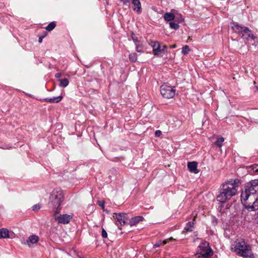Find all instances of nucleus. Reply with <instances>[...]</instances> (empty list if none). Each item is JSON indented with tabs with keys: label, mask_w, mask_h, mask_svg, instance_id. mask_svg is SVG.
Returning <instances> with one entry per match:
<instances>
[{
	"label": "nucleus",
	"mask_w": 258,
	"mask_h": 258,
	"mask_svg": "<svg viewBox=\"0 0 258 258\" xmlns=\"http://www.w3.org/2000/svg\"><path fill=\"white\" fill-rule=\"evenodd\" d=\"M195 221L196 219L195 217L192 222H188V223H187L186 224V226L184 227L183 230V233H187V232H191L192 230L190 228L193 227L194 225H195Z\"/></svg>",
	"instance_id": "nucleus-18"
},
{
	"label": "nucleus",
	"mask_w": 258,
	"mask_h": 258,
	"mask_svg": "<svg viewBox=\"0 0 258 258\" xmlns=\"http://www.w3.org/2000/svg\"><path fill=\"white\" fill-rule=\"evenodd\" d=\"M169 25L171 28L174 30H177L179 28V25L177 23H175L174 22H170Z\"/></svg>",
	"instance_id": "nucleus-28"
},
{
	"label": "nucleus",
	"mask_w": 258,
	"mask_h": 258,
	"mask_svg": "<svg viewBox=\"0 0 258 258\" xmlns=\"http://www.w3.org/2000/svg\"><path fill=\"white\" fill-rule=\"evenodd\" d=\"M160 92L164 98L170 99L174 96L175 89L168 85H163L160 87Z\"/></svg>",
	"instance_id": "nucleus-6"
},
{
	"label": "nucleus",
	"mask_w": 258,
	"mask_h": 258,
	"mask_svg": "<svg viewBox=\"0 0 258 258\" xmlns=\"http://www.w3.org/2000/svg\"><path fill=\"white\" fill-rule=\"evenodd\" d=\"M245 27H246L240 26L237 23H233V25L232 26V28L235 32L240 33L241 34L243 32V30H244Z\"/></svg>",
	"instance_id": "nucleus-17"
},
{
	"label": "nucleus",
	"mask_w": 258,
	"mask_h": 258,
	"mask_svg": "<svg viewBox=\"0 0 258 258\" xmlns=\"http://www.w3.org/2000/svg\"><path fill=\"white\" fill-rule=\"evenodd\" d=\"M58 81L59 82V86L62 87H67L69 83V80L67 78L59 79Z\"/></svg>",
	"instance_id": "nucleus-22"
},
{
	"label": "nucleus",
	"mask_w": 258,
	"mask_h": 258,
	"mask_svg": "<svg viewBox=\"0 0 258 258\" xmlns=\"http://www.w3.org/2000/svg\"><path fill=\"white\" fill-rule=\"evenodd\" d=\"M166 48V46L163 45L162 48L161 47V51H160V52H163Z\"/></svg>",
	"instance_id": "nucleus-39"
},
{
	"label": "nucleus",
	"mask_w": 258,
	"mask_h": 258,
	"mask_svg": "<svg viewBox=\"0 0 258 258\" xmlns=\"http://www.w3.org/2000/svg\"><path fill=\"white\" fill-rule=\"evenodd\" d=\"M144 220V218L141 216H136L132 218L130 221V224L131 226L136 225L140 222Z\"/></svg>",
	"instance_id": "nucleus-14"
},
{
	"label": "nucleus",
	"mask_w": 258,
	"mask_h": 258,
	"mask_svg": "<svg viewBox=\"0 0 258 258\" xmlns=\"http://www.w3.org/2000/svg\"><path fill=\"white\" fill-rule=\"evenodd\" d=\"M120 1L122 2L124 5L129 6L130 2L132 1V0H120Z\"/></svg>",
	"instance_id": "nucleus-32"
},
{
	"label": "nucleus",
	"mask_w": 258,
	"mask_h": 258,
	"mask_svg": "<svg viewBox=\"0 0 258 258\" xmlns=\"http://www.w3.org/2000/svg\"><path fill=\"white\" fill-rule=\"evenodd\" d=\"M98 204L103 209L104 208V203L102 201H98Z\"/></svg>",
	"instance_id": "nucleus-36"
},
{
	"label": "nucleus",
	"mask_w": 258,
	"mask_h": 258,
	"mask_svg": "<svg viewBox=\"0 0 258 258\" xmlns=\"http://www.w3.org/2000/svg\"><path fill=\"white\" fill-rule=\"evenodd\" d=\"M46 35H47V32H45V35H43V36H40L39 37L38 42L39 43H41L42 42L43 39L46 36Z\"/></svg>",
	"instance_id": "nucleus-34"
},
{
	"label": "nucleus",
	"mask_w": 258,
	"mask_h": 258,
	"mask_svg": "<svg viewBox=\"0 0 258 258\" xmlns=\"http://www.w3.org/2000/svg\"><path fill=\"white\" fill-rule=\"evenodd\" d=\"M174 240L172 237H170L169 239V240L170 241H172V240Z\"/></svg>",
	"instance_id": "nucleus-42"
},
{
	"label": "nucleus",
	"mask_w": 258,
	"mask_h": 258,
	"mask_svg": "<svg viewBox=\"0 0 258 258\" xmlns=\"http://www.w3.org/2000/svg\"><path fill=\"white\" fill-rule=\"evenodd\" d=\"M39 240V237L35 235H31L29 237L28 240L25 243V244L28 246L31 247V244L36 243Z\"/></svg>",
	"instance_id": "nucleus-12"
},
{
	"label": "nucleus",
	"mask_w": 258,
	"mask_h": 258,
	"mask_svg": "<svg viewBox=\"0 0 258 258\" xmlns=\"http://www.w3.org/2000/svg\"><path fill=\"white\" fill-rule=\"evenodd\" d=\"M129 59L132 62H136L137 60V55L136 53H132L129 55Z\"/></svg>",
	"instance_id": "nucleus-25"
},
{
	"label": "nucleus",
	"mask_w": 258,
	"mask_h": 258,
	"mask_svg": "<svg viewBox=\"0 0 258 258\" xmlns=\"http://www.w3.org/2000/svg\"><path fill=\"white\" fill-rule=\"evenodd\" d=\"M177 19H178V22H181L183 21V19L182 16V15L181 14H178L177 15Z\"/></svg>",
	"instance_id": "nucleus-35"
},
{
	"label": "nucleus",
	"mask_w": 258,
	"mask_h": 258,
	"mask_svg": "<svg viewBox=\"0 0 258 258\" xmlns=\"http://www.w3.org/2000/svg\"><path fill=\"white\" fill-rule=\"evenodd\" d=\"M153 48L154 54L157 55L159 54L160 51H161V46L158 41H152L150 44Z\"/></svg>",
	"instance_id": "nucleus-11"
},
{
	"label": "nucleus",
	"mask_w": 258,
	"mask_h": 258,
	"mask_svg": "<svg viewBox=\"0 0 258 258\" xmlns=\"http://www.w3.org/2000/svg\"><path fill=\"white\" fill-rule=\"evenodd\" d=\"M132 4L134 5L133 10L140 14L141 12V4L140 0H132Z\"/></svg>",
	"instance_id": "nucleus-15"
},
{
	"label": "nucleus",
	"mask_w": 258,
	"mask_h": 258,
	"mask_svg": "<svg viewBox=\"0 0 258 258\" xmlns=\"http://www.w3.org/2000/svg\"><path fill=\"white\" fill-rule=\"evenodd\" d=\"M258 210V197L255 199L253 203L248 210L249 211H254Z\"/></svg>",
	"instance_id": "nucleus-21"
},
{
	"label": "nucleus",
	"mask_w": 258,
	"mask_h": 258,
	"mask_svg": "<svg viewBox=\"0 0 258 258\" xmlns=\"http://www.w3.org/2000/svg\"><path fill=\"white\" fill-rule=\"evenodd\" d=\"M136 50L139 52H143L142 47L140 45H138V44L136 45Z\"/></svg>",
	"instance_id": "nucleus-33"
},
{
	"label": "nucleus",
	"mask_w": 258,
	"mask_h": 258,
	"mask_svg": "<svg viewBox=\"0 0 258 258\" xmlns=\"http://www.w3.org/2000/svg\"><path fill=\"white\" fill-rule=\"evenodd\" d=\"M175 16L172 13H166L164 15V19L166 21H171L174 19Z\"/></svg>",
	"instance_id": "nucleus-20"
},
{
	"label": "nucleus",
	"mask_w": 258,
	"mask_h": 258,
	"mask_svg": "<svg viewBox=\"0 0 258 258\" xmlns=\"http://www.w3.org/2000/svg\"><path fill=\"white\" fill-rule=\"evenodd\" d=\"M233 249H234V251L239 255L243 257L254 258L251 247L243 240L236 242V244Z\"/></svg>",
	"instance_id": "nucleus-4"
},
{
	"label": "nucleus",
	"mask_w": 258,
	"mask_h": 258,
	"mask_svg": "<svg viewBox=\"0 0 258 258\" xmlns=\"http://www.w3.org/2000/svg\"><path fill=\"white\" fill-rule=\"evenodd\" d=\"M177 47V45L176 44H173V45H170L169 47L170 48H175Z\"/></svg>",
	"instance_id": "nucleus-40"
},
{
	"label": "nucleus",
	"mask_w": 258,
	"mask_h": 258,
	"mask_svg": "<svg viewBox=\"0 0 258 258\" xmlns=\"http://www.w3.org/2000/svg\"><path fill=\"white\" fill-rule=\"evenodd\" d=\"M247 168L248 170V172L250 174H258V165L253 164L250 166H247Z\"/></svg>",
	"instance_id": "nucleus-19"
},
{
	"label": "nucleus",
	"mask_w": 258,
	"mask_h": 258,
	"mask_svg": "<svg viewBox=\"0 0 258 258\" xmlns=\"http://www.w3.org/2000/svg\"><path fill=\"white\" fill-rule=\"evenodd\" d=\"M61 77V74L60 73H57L55 75V77L57 79H60V78Z\"/></svg>",
	"instance_id": "nucleus-38"
},
{
	"label": "nucleus",
	"mask_w": 258,
	"mask_h": 258,
	"mask_svg": "<svg viewBox=\"0 0 258 258\" xmlns=\"http://www.w3.org/2000/svg\"><path fill=\"white\" fill-rule=\"evenodd\" d=\"M40 208L41 206L39 204H36L32 207V210L33 211H38L40 209Z\"/></svg>",
	"instance_id": "nucleus-31"
},
{
	"label": "nucleus",
	"mask_w": 258,
	"mask_h": 258,
	"mask_svg": "<svg viewBox=\"0 0 258 258\" xmlns=\"http://www.w3.org/2000/svg\"><path fill=\"white\" fill-rule=\"evenodd\" d=\"M244 188V190L241 194V200L244 208L248 211L257 198L255 194L258 191V179L252 180L247 183Z\"/></svg>",
	"instance_id": "nucleus-1"
},
{
	"label": "nucleus",
	"mask_w": 258,
	"mask_h": 258,
	"mask_svg": "<svg viewBox=\"0 0 258 258\" xmlns=\"http://www.w3.org/2000/svg\"><path fill=\"white\" fill-rule=\"evenodd\" d=\"M190 51L189 47L188 45L184 46L182 48V53L183 54H187Z\"/></svg>",
	"instance_id": "nucleus-26"
},
{
	"label": "nucleus",
	"mask_w": 258,
	"mask_h": 258,
	"mask_svg": "<svg viewBox=\"0 0 258 258\" xmlns=\"http://www.w3.org/2000/svg\"><path fill=\"white\" fill-rule=\"evenodd\" d=\"M54 215V219L57 220L58 223L66 224L69 223L70 221L72 219L73 216L71 215L68 214H62L59 216Z\"/></svg>",
	"instance_id": "nucleus-8"
},
{
	"label": "nucleus",
	"mask_w": 258,
	"mask_h": 258,
	"mask_svg": "<svg viewBox=\"0 0 258 258\" xmlns=\"http://www.w3.org/2000/svg\"><path fill=\"white\" fill-rule=\"evenodd\" d=\"M200 251L197 253L199 258H209L213 254V251L209 246L207 241H204L199 246Z\"/></svg>",
	"instance_id": "nucleus-5"
},
{
	"label": "nucleus",
	"mask_w": 258,
	"mask_h": 258,
	"mask_svg": "<svg viewBox=\"0 0 258 258\" xmlns=\"http://www.w3.org/2000/svg\"><path fill=\"white\" fill-rule=\"evenodd\" d=\"M101 235L102 237L104 238H107V233L106 230L103 228H102Z\"/></svg>",
	"instance_id": "nucleus-30"
},
{
	"label": "nucleus",
	"mask_w": 258,
	"mask_h": 258,
	"mask_svg": "<svg viewBox=\"0 0 258 258\" xmlns=\"http://www.w3.org/2000/svg\"><path fill=\"white\" fill-rule=\"evenodd\" d=\"M126 216V214L125 213L115 214V218L121 225H124L125 224Z\"/></svg>",
	"instance_id": "nucleus-13"
},
{
	"label": "nucleus",
	"mask_w": 258,
	"mask_h": 258,
	"mask_svg": "<svg viewBox=\"0 0 258 258\" xmlns=\"http://www.w3.org/2000/svg\"><path fill=\"white\" fill-rule=\"evenodd\" d=\"M187 168L190 172L195 174H197L199 172V170L198 169V163L196 161L188 162Z\"/></svg>",
	"instance_id": "nucleus-9"
},
{
	"label": "nucleus",
	"mask_w": 258,
	"mask_h": 258,
	"mask_svg": "<svg viewBox=\"0 0 258 258\" xmlns=\"http://www.w3.org/2000/svg\"><path fill=\"white\" fill-rule=\"evenodd\" d=\"M132 38L134 42L136 43V44H137V43L139 42L138 37L133 33L132 34Z\"/></svg>",
	"instance_id": "nucleus-29"
},
{
	"label": "nucleus",
	"mask_w": 258,
	"mask_h": 258,
	"mask_svg": "<svg viewBox=\"0 0 258 258\" xmlns=\"http://www.w3.org/2000/svg\"><path fill=\"white\" fill-rule=\"evenodd\" d=\"M167 242H168V240H165L163 241H162L161 240H159V241H157V242H156L154 244L153 247L157 248V247H160L161 245H164L166 244L167 243Z\"/></svg>",
	"instance_id": "nucleus-23"
},
{
	"label": "nucleus",
	"mask_w": 258,
	"mask_h": 258,
	"mask_svg": "<svg viewBox=\"0 0 258 258\" xmlns=\"http://www.w3.org/2000/svg\"><path fill=\"white\" fill-rule=\"evenodd\" d=\"M56 26L55 22H52L50 23L45 28L46 30L47 31H51Z\"/></svg>",
	"instance_id": "nucleus-24"
},
{
	"label": "nucleus",
	"mask_w": 258,
	"mask_h": 258,
	"mask_svg": "<svg viewBox=\"0 0 258 258\" xmlns=\"http://www.w3.org/2000/svg\"><path fill=\"white\" fill-rule=\"evenodd\" d=\"M242 36L248 41H253L254 43L257 42V37L253 35L252 31L248 27H246L244 30H243Z\"/></svg>",
	"instance_id": "nucleus-7"
},
{
	"label": "nucleus",
	"mask_w": 258,
	"mask_h": 258,
	"mask_svg": "<svg viewBox=\"0 0 258 258\" xmlns=\"http://www.w3.org/2000/svg\"><path fill=\"white\" fill-rule=\"evenodd\" d=\"M62 99V96H59L53 98H45L43 99V100L45 102H49L51 103H58Z\"/></svg>",
	"instance_id": "nucleus-16"
},
{
	"label": "nucleus",
	"mask_w": 258,
	"mask_h": 258,
	"mask_svg": "<svg viewBox=\"0 0 258 258\" xmlns=\"http://www.w3.org/2000/svg\"><path fill=\"white\" fill-rule=\"evenodd\" d=\"M13 233L10 232L7 228H1L0 229V239L1 238H8L12 237Z\"/></svg>",
	"instance_id": "nucleus-10"
},
{
	"label": "nucleus",
	"mask_w": 258,
	"mask_h": 258,
	"mask_svg": "<svg viewBox=\"0 0 258 258\" xmlns=\"http://www.w3.org/2000/svg\"><path fill=\"white\" fill-rule=\"evenodd\" d=\"M155 134L156 137H160L162 134V132L159 130H157L155 132Z\"/></svg>",
	"instance_id": "nucleus-37"
},
{
	"label": "nucleus",
	"mask_w": 258,
	"mask_h": 258,
	"mask_svg": "<svg viewBox=\"0 0 258 258\" xmlns=\"http://www.w3.org/2000/svg\"><path fill=\"white\" fill-rule=\"evenodd\" d=\"M64 200V196L62 190L59 188L53 190L49 196V205L55 209L54 211V215H57L60 213V205Z\"/></svg>",
	"instance_id": "nucleus-3"
},
{
	"label": "nucleus",
	"mask_w": 258,
	"mask_h": 258,
	"mask_svg": "<svg viewBox=\"0 0 258 258\" xmlns=\"http://www.w3.org/2000/svg\"><path fill=\"white\" fill-rule=\"evenodd\" d=\"M224 142L223 138H218L215 142V144L219 147H221L222 146V143Z\"/></svg>",
	"instance_id": "nucleus-27"
},
{
	"label": "nucleus",
	"mask_w": 258,
	"mask_h": 258,
	"mask_svg": "<svg viewBox=\"0 0 258 258\" xmlns=\"http://www.w3.org/2000/svg\"><path fill=\"white\" fill-rule=\"evenodd\" d=\"M254 88V92H256V91L258 92V87L255 86Z\"/></svg>",
	"instance_id": "nucleus-41"
},
{
	"label": "nucleus",
	"mask_w": 258,
	"mask_h": 258,
	"mask_svg": "<svg viewBox=\"0 0 258 258\" xmlns=\"http://www.w3.org/2000/svg\"><path fill=\"white\" fill-rule=\"evenodd\" d=\"M240 183L238 179L229 180L222 184V188L220 194L217 196V200L222 203L230 200L237 193V187Z\"/></svg>",
	"instance_id": "nucleus-2"
}]
</instances>
